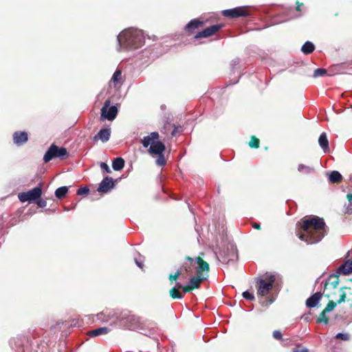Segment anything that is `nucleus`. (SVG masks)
Masks as SVG:
<instances>
[{"instance_id": "obj_32", "label": "nucleus", "mask_w": 352, "mask_h": 352, "mask_svg": "<svg viewBox=\"0 0 352 352\" xmlns=\"http://www.w3.org/2000/svg\"><path fill=\"white\" fill-rule=\"evenodd\" d=\"M169 293H170V296L173 298L182 299L183 298V296L177 291V289L176 288V287H173L170 290Z\"/></svg>"}, {"instance_id": "obj_37", "label": "nucleus", "mask_w": 352, "mask_h": 352, "mask_svg": "<svg viewBox=\"0 0 352 352\" xmlns=\"http://www.w3.org/2000/svg\"><path fill=\"white\" fill-rule=\"evenodd\" d=\"M326 73H327V71L325 69L318 68L314 71L313 77L317 78L319 76H323L324 74H326Z\"/></svg>"}, {"instance_id": "obj_9", "label": "nucleus", "mask_w": 352, "mask_h": 352, "mask_svg": "<svg viewBox=\"0 0 352 352\" xmlns=\"http://www.w3.org/2000/svg\"><path fill=\"white\" fill-rule=\"evenodd\" d=\"M222 15L230 19H235L240 16H247L249 15L247 7L241 6L232 9L224 10L222 11Z\"/></svg>"}, {"instance_id": "obj_56", "label": "nucleus", "mask_w": 352, "mask_h": 352, "mask_svg": "<svg viewBox=\"0 0 352 352\" xmlns=\"http://www.w3.org/2000/svg\"><path fill=\"white\" fill-rule=\"evenodd\" d=\"M237 82H239V78L235 82H234L233 84H235Z\"/></svg>"}, {"instance_id": "obj_36", "label": "nucleus", "mask_w": 352, "mask_h": 352, "mask_svg": "<svg viewBox=\"0 0 352 352\" xmlns=\"http://www.w3.org/2000/svg\"><path fill=\"white\" fill-rule=\"evenodd\" d=\"M337 305H338L337 302L330 300L328 302L327 307L324 309V312H327V313L331 312V311H333L334 309V308L336 307Z\"/></svg>"}, {"instance_id": "obj_33", "label": "nucleus", "mask_w": 352, "mask_h": 352, "mask_svg": "<svg viewBox=\"0 0 352 352\" xmlns=\"http://www.w3.org/2000/svg\"><path fill=\"white\" fill-rule=\"evenodd\" d=\"M344 289H346V287H341L339 290L340 295V298L336 301L338 304H341L342 302H345L346 294L344 291Z\"/></svg>"}, {"instance_id": "obj_12", "label": "nucleus", "mask_w": 352, "mask_h": 352, "mask_svg": "<svg viewBox=\"0 0 352 352\" xmlns=\"http://www.w3.org/2000/svg\"><path fill=\"white\" fill-rule=\"evenodd\" d=\"M208 277V273L206 272L197 274V276H192L188 283L189 287L194 289H198L200 287V284L202 280H206Z\"/></svg>"}, {"instance_id": "obj_6", "label": "nucleus", "mask_w": 352, "mask_h": 352, "mask_svg": "<svg viewBox=\"0 0 352 352\" xmlns=\"http://www.w3.org/2000/svg\"><path fill=\"white\" fill-rule=\"evenodd\" d=\"M275 280V275L271 273H266L262 277L257 278V295L261 297L266 296L272 289Z\"/></svg>"}, {"instance_id": "obj_52", "label": "nucleus", "mask_w": 352, "mask_h": 352, "mask_svg": "<svg viewBox=\"0 0 352 352\" xmlns=\"http://www.w3.org/2000/svg\"><path fill=\"white\" fill-rule=\"evenodd\" d=\"M177 132V127L175 125H174V129H173V130L172 131V133H171L172 135L173 136L175 135Z\"/></svg>"}, {"instance_id": "obj_16", "label": "nucleus", "mask_w": 352, "mask_h": 352, "mask_svg": "<svg viewBox=\"0 0 352 352\" xmlns=\"http://www.w3.org/2000/svg\"><path fill=\"white\" fill-rule=\"evenodd\" d=\"M111 136V129H101L99 132L94 137V140H100L102 142L109 141Z\"/></svg>"}, {"instance_id": "obj_54", "label": "nucleus", "mask_w": 352, "mask_h": 352, "mask_svg": "<svg viewBox=\"0 0 352 352\" xmlns=\"http://www.w3.org/2000/svg\"><path fill=\"white\" fill-rule=\"evenodd\" d=\"M302 6V3H299L298 2H297V7H296V10L298 11H300V6Z\"/></svg>"}, {"instance_id": "obj_31", "label": "nucleus", "mask_w": 352, "mask_h": 352, "mask_svg": "<svg viewBox=\"0 0 352 352\" xmlns=\"http://www.w3.org/2000/svg\"><path fill=\"white\" fill-rule=\"evenodd\" d=\"M349 204L345 205V212L350 214L352 212V194L348 193L346 195Z\"/></svg>"}, {"instance_id": "obj_25", "label": "nucleus", "mask_w": 352, "mask_h": 352, "mask_svg": "<svg viewBox=\"0 0 352 352\" xmlns=\"http://www.w3.org/2000/svg\"><path fill=\"white\" fill-rule=\"evenodd\" d=\"M124 166V160L122 157H116L112 162V168L116 171L121 170Z\"/></svg>"}, {"instance_id": "obj_27", "label": "nucleus", "mask_w": 352, "mask_h": 352, "mask_svg": "<svg viewBox=\"0 0 352 352\" xmlns=\"http://www.w3.org/2000/svg\"><path fill=\"white\" fill-rule=\"evenodd\" d=\"M315 50V45L311 41H306L301 47V51L305 54H309Z\"/></svg>"}, {"instance_id": "obj_50", "label": "nucleus", "mask_w": 352, "mask_h": 352, "mask_svg": "<svg viewBox=\"0 0 352 352\" xmlns=\"http://www.w3.org/2000/svg\"><path fill=\"white\" fill-rule=\"evenodd\" d=\"M135 262L136 265H137L139 267H140V268H142V267L143 264H142V261H140L139 260H138L137 258H135Z\"/></svg>"}, {"instance_id": "obj_44", "label": "nucleus", "mask_w": 352, "mask_h": 352, "mask_svg": "<svg viewBox=\"0 0 352 352\" xmlns=\"http://www.w3.org/2000/svg\"><path fill=\"white\" fill-rule=\"evenodd\" d=\"M273 338L278 340H282V338H283L282 333L278 330L274 331H273Z\"/></svg>"}, {"instance_id": "obj_19", "label": "nucleus", "mask_w": 352, "mask_h": 352, "mask_svg": "<svg viewBox=\"0 0 352 352\" xmlns=\"http://www.w3.org/2000/svg\"><path fill=\"white\" fill-rule=\"evenodd\" d=\"M352 273V261L347 260L337 270V274L348 275Z\"/></svg>"}, {"instance_id": "obj_22", "label": "nucleus", "mask_w": 352, "mask_h": 352, "mask_svg": "<svg viewBox=\"0 0 352 352\" xmlns=\"http://www.w3.org/2000/svg\"><path fill=\"white\" fill-rule=\"evenodd\" d=\"M109 331V328L107 327H102L89 331L88 334L91 337H96L100 335L107 334Z\"/></svg>"}, {"instance_id": "obj_35", "label": "nucleus", "mask_w": 352, "mask_h": 352, "mask_svg": "<svg viewBox=\"0 0 352 352\" xmlns=\"http://www.w3.org/2000/svg\"><path fill=\"white\" fill-rule=\"evenodd\" d=\"M327 312H324V310H323V311L320 313V314L319 317H318V319H317V322H318V323L324 322V324H326L328 323V318H327V317L326 316V314H327Z\"/></svg>"}, {"instance_id": "obj_48", "label": "nucleus", "mask_w": 352, "mask_h": 352, "mask_svg": "<svg viewBox=\"0 0 352 352\" xmlns=\"http://www.w3.org/2000/svg\"><path fill=\"white\" fill-rule=\"evenodd\" d=\"M182 289H183L184 293H187V292H190V290L192 289V288L189 287L188 284H187V285L186 287H184V288H182Z\"/></svg>"}, {"instance_id": "obj_4", "label": "nucleus", "mask_w": 352, "mask_h": 352, "mask_svg": "<svg viewBox=\"0 0 352 352\" xmlns=\"http://www.w3.org/2000/svg\"><path fill=\"white\" fill-rule=\"evenodd\" d=\"M217 248L219 251H214V254L219 262L230 265L237 260L236 247L234 243L222 239L221 244L217 243Z\"/></svg>"}, {"instance_id": "obj_49", "label": "nucleus", "mask_w": 352, "mask_h": 352, "mask_svg": "<svg viewBox=\"0 0 352 352\" xmlns=\"http://www.w3.org/2000/svg\"><path fill=\"white\" fill-rule=\"evenodd\" d=\"M273 302V300L270 299L269 302H267L265 301L261 302V304L262 306H267V305H270Z\"/></svg>"}, {"instance_id": "obj_24", "label": "nucleus", "mask_w": 352, "mask_h": 352, "mask_svg": "<svg viewBox=\"0 0 352 352\" xmlns=\"http://www.w3.org/2000/svg\"><path fill=\"white\" fill-rule=\"evenodd\" d=\"M339 274H340L336 273V274L330 275L329 276V282H327L325 283V287L328 285H330L331 286H332L333 289L336 288L339 284Z\"/></svg>"}, {"instance_id": "obj_13", "label": "nucleus", "mask_w": 352, "mask_h": 352, "mask_svg": "<svg viewBox=\"0 0 352 352\" xmlns=\"http://www.w3.org/2000/svg\"><path fill=\"white\" fill-rule=\"evenodd\" d=\"M142 322H144L145 324L144 325H143L145 329H138L139 331H140V333L148 336L153 335L157 328L156 324L153 321L146 320H143L142 318Z\"/></svg>"}, {"instance_id": "obj_10", "label": "nucleus", "mask_w": 352, "mask_h": 352, "mask_svg": "<svg viewBox=\"0 0 352 352\" xmlns=\"http://www.w3.org/2000/svg\"><path fill=\"white\" fill-rule=\"evenodd\" d=\"M110 100H107L101 109V117L108 120H113L118 114V109L116 106L110 105Z\"/></svg>"}, {"instance_id": "obj_20", "label": "nucleus", "mask_w": 352, "mask_h": 352, "mask_svg": "<svg viewBox=\"0 0 352 352\" xmlns=\"http://www.w3.org/2000/svg\"><path fill=\"white\" fill-rule=\"evenodd\" d=\"M204 23L199 19H192L189 23H188L185 26V30L187 32H192L195 29H197L200 26H202Z\"/></svg>"}, {"instance_id": "obj_11", "label": "nucleus", "mask_w": 352, "mask_h": 352, "mask_svg": "<svg viewBox=\"0 0 352 352\" xmlns=\"http://www.w3.org/2000/svg\"><path fill=\"white\" fill-rule=\"evenodd\" d=\"M115 186V181L112 177H105L100 183L98 190L100 192H109Z\"/></svg>"}, {"instance_id": "obj_43", "label": "nucleus", "mask_w": 352, "mask_h": 352, "mask_svg": "<svg viewBox=\"0 0 352 352\" xmlns=\"http://www.w3.org/2000/svg\"><path fill=\"white\" fill-rule=\"evenodd\" d=\"M35 204H37V206L39 207V208H45L46 206H47V202L44 199H42L41 198H39L38 199L36 200Z\"/></svg>"}, {"instance_id": "obj_45", "label": "nucleus", "mask_w": 352, "mask_h": 352, "mask_svg": "<svg viewBox=\"0 0 352 352\" xmlns=\"http://www.w3.org/2000/svg\"><path fill=\"white\" fill-rule=\"evenodd\" d=\"M100 166L101 169L105 170L107 173H111V170L109 166L105 162H101L100 164Z\"/></svg>"}, {"instance_id": "obj_51", "label": "nucleus", "mask_w": 352, "mask_h": 352, "mask_svg": "<svg viewBox=\"0 0 352 352\" xmlns=\"http://www.w3.org/2000/svg\"><path fill=\"white\" fill-rule=\"evenodd\" d=\"M252 227L255 229H257V230H259L261 229V226H260V223H254L252 224Z\"/></svg>"}, {"instance_id": "obj_29", "label": "nucleus", "mask_w": 352, "mask_h": 352, "mask_svg": "<svg viewBox=\"0 0 352 352\" xmlns=\"http://www.w3.org/2000/svg\"><path fill=\"white\" fill-rule=\"evenodd\" d=\"M298 170L305 174H311L314 172V168L300 164L298 166Z\"/></svg>"}, {"instance_id": "obj_23", "label": "nucleus", "mask_w": 352, "mask_h": 352, "mask_svg": "<svg viewBox=\"0 0 352 352\" xmlns=\"http://www.w3.org/2000/svg\"><path fill=\"white\" fill-rule=\"evenodd\" d=\"M68 192H69V187L64 186L58 188L54 192V195L57 199H62L67 195Z\"/></svg>"}, {"instance_id": "obj_38", "label": "nucleus", "mask_w": 352, "mask_h": 352, "mask_svg": "<svg viewBox=\"0 0 352 352\" xmlns=\"http://www.w3.org/2000/svg\"><path fill=\"white\" fill-rule=\"evenodd\" d=\"M335 338L336 339H340L342 340H345V341L350 340V336L347 333H338L336 335Z\"/></svg>"}, {"instance_id": "obj_47", "label": "nucleus", "mask_w": 352, "mask_h": 352, "mask_svg": "<svg viewBox=\"0 0 352 352\" xmlns=\"http://www.w3.org/2000/svg\"><path fill=\"white\" fill-rule=\"evenodd\" d=\"M292 352H309V350L306 347H303L300 349H294Z\"/></svg>"}, {"instance_id": "obj_15", "label": "nucleus", "mask_w": 352, "mask_h": 352, "mask_svg": "<svg viewBox=\"0 0 352 352\" xmlns=\"http://www.w3.org/2000/svg\"><path fill=\"white\" fill-rule=\"evenodd\" d=\"M165 149L166 146L161 141L156 140L150 146L148 152L151 154L161 155L164 153Z\"/></svg>"}, {"instance_id": "obj_14", "label": "nucleus", "mask_w": 352, "mask_h": 352, "mask_svg": "<svg viewBox=\"0 0 352 352\" xmlns=\"http://www.w3.org/2000/svg\"><path fill=\"white\" fill-rule=\"evenodd\" d=\"M28 140V134L25 131H15L13 133V142L18 146L23 145Z\"/></svg>"}, {"instance_id": "obj_39", "label": "nucleus", "mask_w": 352, "mask_h": 352, "mask_svg": "<svg viewBox=\"0 0 352 352\" xmlns=\"http://www.w3.org/2000/svg\"><path fill=\"white\" fill-rule=\"evenodd\" d=\"M242 296L245 299L249 300H254L255 299L254 295L248 291L243 292Z\"/></svg>"}, {"instance_id": "obj_40", "label": "nucleus", "mask_w": 352, "mask_h": 352, "mask_svg": "<svg viewBox=\"0 0 352 352\" xmlns=\"http://www.w3.org/2000/svg\"><path fill=\"white\" fill-rule=\"evenodd\" d=\"M159 157L156 160V164L160 166H163L166 164V160L164 154L158 155Z\"/></svg>"}, {"instance_id": "obj_28", "label": "nucleus", "mask_w": 352, "mask_h": 352, "mask_svg": "<svg viewBox=\"0 0 352 352\" xmlns=\"http://www.w3.org/2000/svg\"><path fill=\"white\" fill-rule=\"evenodd\" d=\"M328 175L329 180L331 183H338L342 179V175L337 170H333Z\"/></svg>"}, {"instance_id": "obj_26", "label": "nucleus", "mask_w": 352, "mask_h": 352, "mask_svg": "<svg viewBox=\"0 0 352 352\" xmlns=\"http://www.w3.org/2000/svg\"><path fill=\"white\" fill-rule=\"evenodd\" d=\"M223 27V24H215L204 29V31H206V35L208 37L219 31Z\"/></svg>"}, {"instance_id": "obj_17", "label": "nucleus", "mask_w": 352, "mask_h": 352, "mask_svg": "<svg viewBox=\"0 0 352 352\" xmlns=\"http://www.w3.org/2000/svg\"><path fill=\"white\" fill-rule=\"evenodd\" d=\"M159 133L158 132H152L150 135L144 137V138L142 140V146L144 148H148V146H151L153 142H155L156 140L159 139Z\"/></svg>"}, {"instance_id": "obj_55", "label": "nucleus", "mask_w": 352, "mask_h": 352, "mask_svg": "<svg viewBox=\"0 0 352 352\" xmlns=\"http://www.w3.org/2000/svg\"><path fill=\"white\" fill-rule=\"evenodd\" d=\"M238 63H239V60H233V64H234V65H237Z\"/></svg>"}, {"instance_id": "obj_18", "label": "nucleus", "mask_w": 352, "mask_h": 352, "mask_svg": "<svg viewBox=\"0 0 352 352\" xmlns=\"http://www.w3.org/2000/svg\"><path fill=\"white\" fill-rule=\"evenodd\" d=\"M322 296V294L320 292L314 294L307 299L306 306L309 308L315 307L319 302L320 300L321 299Z\"/></svg>"}, {"instance_id": "obj_30", "label": "nucleus", "mask_w": 352, "mask_h": 352, "mask_svg": "<svg viewBox=\"0 0 352 352\" xmlns=\"http://www.w3.org/2000/svg\"><path fill=\"white\" fill-rule=\"evenodd\" d=\"M122 76V72L119 69H116L115 72L113 74V76L111 78V81L113 82L114 87H116L118 83L120 82L121 80Z\"/></svg>"}, {"instance_id": "obj_46", "label": "nucleus", "mask_w": 352, "mask_h": 352, "mask_svg": "<svg viewBox=\"0 0 352 352\" xmlns=\"http://www.w3.org/2000/svg\"><path fill=\"white\" fill-rule=\"evenodd\" d=\"M208 36L206 35V31L202 30L201 32H199L195 36V38L198 39V38H207Z\"/></svg>"}, {"instance_id": "obj_5", "label": "nucleus", "mask_w": 352, "mask_h": 352, "mask_svg": "<svg viewBox=\"0 0 352 352\" xmlns=\"http://www.w3.org/2000/svg\"><path fill=\"white\" fill-rule=\"evenodd\" d=\"M183 267L188 273H192L195 271L197 274L204 272L208 274L210 270L208 263L200 257L193 258L190 256H186V261L183 264Z\"/></svg>"}, {"instance_id": "obj_8", "label": "nucleus", "mask_w": 352, "mask_h": 352, "mask_svg": "<svg viewBox=\"0 0 352 352\" xmlns=\"http://www.w3.org/2000/svg\"><path fill=\"white\" fill-rule=\"evenodd\" d=\"M41 195L42 188L40 186H36L28 192H20L18 197L20 201L23 203L25 201L34 203L36 200L41 198Z\"/></svg>"}, {"instance_id": "obj_42", "label": "nucleus", "mask_w": 352, "mask_h": 352, "mask_svg": "<svg viewBox=\"0 0 352 352\" xmlns=\"http://www.w3.org/2000/svg\"><path fill=\"white\" fill-rule=\"evenodd\" d=\"M181 274L180 270H177L174 274H170L169 275V280L171 282V284L173 283V281L177 280V278Z\"/></svg>"}, {"instance_id": "obj_7", "label": "nucleus", "mask_w": 352, "mask_h": 352, "mask_svg": "<svg viewBox=\"0 0 352 352\" xmlns=\"http://www.w3.org/2000/svg\"><path fill=\"white\" fill-rule=\"evenodd\" d=\"M69 153L66 148L58 147L52 144L47 150L43 156V161L47 163L54 158H59L61 160H65L69 157Z\"/></svg>"}, {"instance_id": "obj_21", "label": "nucleus", "mask_w": 352, "mask_h": 352, "mask_svg": "<svg viewBox=\"0 0 352 352\" xmlns=\"http://www.w3.org/2000/svg\"><path fill=\"white\" fill-rule=\"evenodd\" d=\"M318 143L320 146L324 153H327L329 151V141L327 139V134L324 132L320 134L318 138Z\"/></svg>"}, {"instance_id": "obj_2", "label": "nucleus", "mask_w": 352, "mask_h": 352, "mask_svg": "<svg viewBox=\"0 0 352 352\" xmlns=\"http://www.w3.org/2000/svg\"><path fill=\"white\" fill-rule=\"evenodd\" d=\"M99 320L107 322L108 320L115 318L119 325L125 329L135 330L145 329L143 325L145 324L142 322V318L132 314L129 311L124 310L120 312L116 311L106 310L97 314Z\"/></svg>"}, {"instance_id": "obj_34", "label": "nucleus", "mask_w": 352, "mask_h": 352, "mask_svg": "<svg viewBox=\"0 0 352 352\" xmlns=\"http://www.w3.org/2000/svg\"><path fill=\"white\" fill-rule=\"evenodd\" d=\"M248 144L251 148H257L259 147V140L255 136H252Z\"/></svg>"}, {"instance_id": "obj_1", "label": "nucleus", "mask_w": 352, "mask_h": 352, "mask_svg": "<svg viewBox=\"0 0 352 352\" xmlns=\"http://www.w3.org/2000/svg\"><path fill=\"white\" fill-rule=\"evenodd\" d=\"M327 226L322 218L310 217L302 219L297 224V236L307 244H314L320 241L325 234Z\"/></svg>"}, {"instance_id": "obj_3", "label": "nucleus", "mask_w": 352, "mask_h": 352, "mask_svg": "<svg viewBox=\"0 0 352 352\" xmlns=\"http://www.w3.org/2000/svg\"><path fill=\"white\" fill-rule=\"evenodd\" d=\"M118 50L131 51L142 47L145 36L142 30L130 28L122 31L117 36Z\"/></svg>"}, {"instance_id": "obj_41", "label": "nucleus", "mask_w": 352, "mask_h": 352, "mask_svg": "<svg viewBox=\"0 0 352 352\" xmlns=\"http://www.w3.org/2000/svg\"><path fill=\"white\" fill-rule=\"evenodd\" d=\"M89 189L87 187L80 188L77 190L78 195H86L89 193Z\"/></svg>"}, {"instance_id": "obj_53", "label": "nucleus", "mask_w": 352, "mask_h": 352, "mask_svg": "<svg viewBox=\"0 0 352 352\" xmlns=\"http://www.w3.org/2000/svg\"><path fill=\"white\" fill-rule=\"evenodd\" d=\"M175 284H176V286H175V287H176V288H177H177H178V289L184 288V286H183L181 283H178V282H177V281H176V282H175Z\"/></svg>"}]
</instances>
